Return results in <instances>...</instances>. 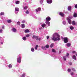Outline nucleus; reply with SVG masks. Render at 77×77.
Instances as JSON below:
<instances>
[{"label":"nucleus","mask_w":77,"mask_h":77,"mask_svg":"<svg viewBox=\"0 0 77 77\" xmlns=\"http://www.w3.org/2000/svg\"><path fill=\"white\" fill-rule=\"evenodd\" d=\"M76 56H77V54H76Z\"/></svg>","instance_id":"obj_54"},{"label":"nucleus","mask_w":77,"mask_h":77,"mask_svg":"<svg viewBox=\"0 0 77 77\" xmlns=\"http://www.w3.org/2000/svg\"><path fill=\"white\" fill-rule=\"evenodd\" d=\"M45 47L46 48H49V45H45Z\"/></svg>","instance_id":"obj_22"},{"label":"nucleus","mask_w":77,"mask_h":77,"mask_svg":"<svg viewBox=\"0 0 77 77\" xmlns=\"http://www.w3.org/2000/svg\"><path fill=\"white\" fill-rule=\"evenodd\" d=\"M70 29L71 30H73L74 29V27L72 26H71L70 27Z\"/></svg>","instance_id":"obj_29"},{"label":"nucleus","mask_w":77,"mask_h":77,"mask_svg":"<svg viewBox=\"0 0 77 77\" xmlns=\"http://www.w3.org/2000/svg\"><path fill=\"white\" fill-rule=\"evenodd\" d=\"M67 19L69 24H71V23H72L71 20L69 19V18L68 17L67 18Z\"/></svg>","instance_id":"obj_6"},{"label":"nucleus","mask_w":77,"mask_h":77,"mask_svg":"<svg viewBox=\"0 0 77 77\" xmlns=\"http://www.w3.org/2000/svg\"><path fill=\"white\" fill-rule=\"evenodd\" d=\"M46 24H47L48 26H50V23L49 21H46L45 22Z\"/></svg>","instance_id":"obj_9"},{"label":"nucleus","mask_w":77,"mask_h":77,"mask_svg":"<svg viewBox=\"0 0 77 77\" xmlns=\"http://www.w3.org/2000/svg\"><path fill=\"white\" fill-rule=\"evenodd\" d=\"M60 36L59 35L58 33H54L53 36L52 38V41H54V42L57 41H60Z\"/></svg>","instance_id":"obj_1"},{"label":"nucleus","mask_w":77,"mask_h":77,"mask_svg":"<svg viewBox=\"0 0 77 77\" xmlns=\"http://www.w3.org/2000/svg\"><path fill=\"white\" fill-rule=\"evenodd\" d=\"M49 38H50V36H48L47 37V39H48Z\"/></svg>","instance_id":"obj_45"},{"label":"nucleus","mask_w":77,"mask_h":77,"mask_svg":"<svg viewBox=\"0 0 77 77\" xmlns=\"http://www.w3.org/2000/svg\"><path fill=\"white\" fill-rule=\"evenodd\" d=\"M0 38H2V37H0Z\"/></svg>","instance_id":"obj_55"},{"label":"nucleus","mask_w":77,"mask_h":77,"mask_svg":"<svg viewBox=\"0 0 77 77\" xmlns=\"http://www.w3.org/2000/svg\"><path fill=\"white\" fill-rule=\"evenodd\" d=\"M64 42V43H67L68 42V38L66 37L63 38Z\"/></svg>","instance_id":"obj_2"},{"label":"nucleus","mask_w":77,"mask_h":77,"mask_svg":"<svg viewBox=\"0 0 77 77\" xmlns=\"http://www.w3.org/2000/svg\"><path fill=\"white\" fill-rule=\"evenodd\" d=\"M22 39L23 40H24V41H26V40L27 39V38L26 37H23Z\"/></svg>","instance_id":"obj_19"},{"label":"nucleus","mask_w":77,"mask_h":77,"mask_svg":"<svg viewBox=\"0 0 77 77\" xmlns=\"http://www.w3.org/2000/svg\"><path fill=\"white\" fill-rule=\"evenodd\" d=\"M31 51H32V52H33L35 51V50H34V48H32L31 49Z\"/></svg>","instance_id":"obj_26"},{"label":"nucleus","mask_w":77,"mask_h":77,"mask_svg":"<svg viewBox=\"0 0 77 77\" xmlns=\"http://www.w3.org/2000/svg\"><path fill=\"white\" fill-rule=\"evenodd\" d=\"M71 71V70L70 69H68V72H70Z\"/></svg>","instance_id":"obj_38"},{"label":"nucleus","mask_w":77,"mask_h":77,"mask_svg":"<svg viewBox=\"0 0 77 77\" xmlns=\"http://www.w3.org/2000/svg\"><path fill=\"white\" fill-rule=\"evenodd\" d=\"M47 2L49 4H51L53 2V1L52 0H48L47 1Z\"/></svg>","instance_id":"obj_4"},{"label":"nucleus","mask_w":77,"mask_h":77,"mask_svg":"<svg viewBox=\"0 0 77 77\" xmlns=\"http://www.w3.org/2000/svg\"><path fill=\"white\" fill-rule=\"evenodd\" d=\"M75 8H76V9H77V4H76L75 5Z\"/></svg>","instance_id":"obj_42"},{"label":"nucleus","mask_w":77,"mask_h":77,"mask_svg":"<svg viewBox=\"0 0 77 77\" xmlns=\"http://www.w3.org/2000/svg\"><path fill=\"white\" fill-rule=\"evenodd\" d=\"M41 9L40 8H38V9H36L35 11L36 12H39V11H41Z\"/></svg>","instance_id":"obj_10"},{"label":"nucleus","mask_w":77,"mask_h":77,"mask_svg":"<svg viewBox=\"0 0 77 77\" xmlns=\"http://www.w3.org/2000/svg\"><path fill=\"white\" fill-rule=\"evenodd\" d=\"M72 25H75V21L73 20L72 21Z\"/></svg>","instance_id":"obj_21"},{"label":"nucleus","mask_w":77,"mask_h":77,"mask_svg":"<svg viewBox=\"0 0 77 77\" xmlns=\"http://www.w3.org/2000/svg\"><path fill=\"white\" fill-rule=\"evenodd\" d=\"M42 49H43V50H45V47L42 46Z\"/></svg>","instance_id":"obj_35"},{"label":"nucleus","mask_w":77,"mask_h":77,"mask_svg":"<svg viewBox=\"0 0 77 77\" xmlns=\"http://www.w3.org/2000/svg\"><path fill=\"white\" fill-rule=\"evenodd\" d=\"M63 59L64 60H66V56H64L63 57Z\"/></svg>","instance_id":"obj_23"},{"label":"nucleus","mask_w":77,"mask_h":77,"mask_svg":"<svg viewBox=\"0 0 77 77\" xmlns=\"http://www.w3.org/2000/svg\"><path fill=\"white\" fill-rule=\"evenodd\" d=\"M73 17H77V14L74 12L73 14Z\"/></svg>","instance_id":"obj_11"},{"label":"nucleus","mask_w":77,"mask_h":77,"mask_svg":"<svg viewBox=\"0 0 77 77\" xmlns=\"http://www.w3.org/2000/svg\"><path fill=\"white\" fill-rule=\"evenodd\" d=\"M76 53V52H75V51H73L72 52V53H73V54H74V53Z\"/></svg>","instance_id":"obj_41"},{"label":"nucleus","mask_w":77,"mask_h":77,"mask_svg":"<svg viewBox=\"0 0 77 77\" xmlns=\"http://www.w3.org/2000/svg\"><path fill=\"white\" fill-rule=\"evenodd\" d=\"M2 31H3V30L0 29V33H2Z\"/></svg>","instance_id":"obj_44"},{"label":"nucleus","mask_w":77,"mask_h":77,"mask_svg":"<svg viewBox=\"0 0 77 77\" xmlns=\"http://www.w3.org/2000/svg\"><path fill=\"white\" fill-rule=\"evenodd\" d=\"M1 43L2 44H3V42H1Z\"/></svg>","instance_id":"obj_52"},{"label":"nucleus","mask_w":77,"mask_h":77,"mask_svg":"<svg viewBox=\"0 0 77 77\" xmlns=\"http://www.w3.org/2000/svg\"><path fill=\"white\" fill-rule=\"evenodd\" d=\"M12 30L13 32H17V29L15 28H13Z\"/></svg>","instance_id":"obj_14"},{"label":"nucleus","mask_w":77,"mask_h":77,"mask_svg":"<svg viewBox=\"0 0 77 77\" xmlns=\"http://www.w3.org/2000/svg\"><path fill=\"white\" fill-rule=\"evenodd\" d=\"M69 54H68V53H67V55H66V56H69Z\"/></svg>","instance_id":"obj_46"},{"label":"nucleus","mask_w":77,"mask_h":77,"mask_svg":"<svg viewBox=\"0 0 77 77\" xmlns=\"http://www.w3.org/2000/svg\"><path fill=\"white\" fill-rule=\"evenodd\" d=\"M7 21L8 23H12V21L11 20H7Z\"/></svg>","instance_id":"obj_18"},{"label":"nucleus","mask_w":77,"mask_h":77,"mask_svg":"<svg viewBox=\"0 0 77 77\" xmlns=\"http://www.w3.org/2000/svg\"><path fill=\"white\" fill-rule=\"evenodd\" d=\"M46 20L47 21H50L51 20V18L49 17H46Z\"/></svg>","instance_id":"obj_5"},{"label":"nucleus","mask_w":77,"mask_h":77,"mask_svg":"<svg viewBox=\"0 0 77 77\" xmlns=\"http://www.w3.org/2000/svg\"><path fill=\"white\" fill-rule=\"evenodd\" d=\"M25 74H26V73H23V74L22 75L21 77H25Z\"/></svg>","instance_id":"obj_32"},{"label":"nucleus","mask_w":77,"mask_h":77,"mask_svg":"<svg viewBox=\"0 0 77 77\" xmlns=\"http://www.w3.org/2000/svg\"><path fill=\"white\" fill-rule=\"evenodd\" d=\"M5 15V13L2 12L0 13V15Z\"/></svg>","instance_id":"obj_27"},{"label":"nucleus","mask_w":77,"mask_h":77,"mask_svg":"<svg viewBox=\"0 0 77 77\" xmlns=\"http://www.w3.org/2000/svg\"><path fill=\"white\" fill-rule=\"evenodd\" d=\"M15 3L16 5H18L20 3V1H16Z\"/></svg>","instance_id":"obj_24"},{"label":"nucleus","mask_w":77,"mask_h":77,"mask_svg":"<svg viewBox=\"0 0 77 77\" xmlns=\"http://www.w3.org/2000/svg\"><path fill=\"white\" fill-rule=\"evenodd\" d=\"M69 65H72V63H71V62H70L69 63Z\"/></svg>","instance_id":"obj_49"},{"label":"nucleus","mask_w":77,"mask_h":77,"mask_svg":"<svg viewBox=\"0 0 77 77\" xmlns=\"http://www.w3.org/2000/svg\"><path fill=\"white\" fill-rule=\"evenodd\" d=\"M26 37H29L30 36V35L27 34L26 35Z\"/></svg>","instance_id":"obj_39"},{"label":"nucleus","mask_w":77,"mask_h":77,"mask_svg":"<svg viewBox=\"0 0 77 77\" xmlns=\"http://www.w3.org/2000/svg\"><path fill=\"white\" fill-rule=\"evenodd\" d=\"M36 40H39V41H41V38H38Z\"/></svg>","instance_id":"obj_40"},{"label":"nucleus","mask_w":77,"mask_h":77,"mask_svg":"<svg viewBox=\"0 0 77 77\" xmlns=\"http://www.w3.org/2000/svg\"><path fill=\"white\" fill-rule=\"evenodd\" d=\"M68 11H71V6H69L68 7Z\"/></svg>","instance_id":"obj_13"},{"label":"nucleus","mask_w":77,"mask_h":77,"mask_svg":"<svg viewBox=\"0 0 77 77\" xmlns=\"http://www.w3.org/2000/svg\"><path fill=\"white\" fill-rule=\"evenodd\" d=\"M64 24H66L65 22H64Z\"/></svg>","instance_id":"obj_53"},{"label":"nucleus","mask_w":77,"mask_h":77,"mask_svg":"<svg viewBox=\"0 0 77 77\" xmlns=\"http://www.w3.org/2000/svg\"><path fill=\"white\" fill-rule=\"evenodd\" d=\"M38 45H36L35 47V50H37L38 49Z\"/></svg>","instance_id":"obj_33"},{"label":"nucleus","mask_w":77,"mask_h":77,"mask_svg":"<svg viewBox=\"0 0 77 77\" xmlns=\"http://www.w3.org/2000/svg\"><path fill=\"white\" fill-rule=\"evenodd\" d=\"M43 2L42 0H41L40 1V3H42V2Z\"/></svg>","instance_id":"obj_50"},{"label":"nucleus","mask_w":77,"mask_h":77,"mask_svg":"<svg viewBox=\"0 0 77 77\" xmlns=\"http://www.w3.org/2000/svg\"><path fill=\"white\" fill-rule=\"evenodd\" d=\"M66 45L67 47H70L71 46V43H68Z\"/></svg>","instance_id":"obj_17"},{"label":"nucleus","mask_w":77,"mask_h":77,"mask_svg":"<svg viewBox=\"0 0 77 77\" xmlns=\"http://www.w3.org/2000/svg\"><path fill=\"white\" fill-rule=\"evenodd\" d=\"M60 53H61V51H60Z\"/></svg>","instance_id":"obj_56"},{"label":"nucleus","mask_w":77,"mask_h":77,"mask_svg":"<svg viewBox=\"0 0 77 77\" xmlns=\"http://www.w3.org/2000/svg\"><path fill=\"white\" fill-rule=\"evenodd\" d=\"M26 14H29V12L28 10H27L26 12Z\"/></svg>","instance_id":"obj_34"},{"label":"nucleus","mask_w":77,"mask_h":77,"mask_svg":"<svg viewBox=\"0 0 77 77\" xmlns=\"http://www.w3.org/2000/svg\"><path fill=\"white\" fill-rule=\"evenodd\" d=\"M15 11H19V8H15Z\"/></svg>","instance_id":"obj_25"},{"label":"nucleus","mask_w":77,"mask_h":77,"mask_svg":"<svg viewBox=\"0 0 77 77\" xmlns=\"http://www.w3.org/2000/svg\"><path fill=\"white\" fill-rule=\"evenodd\" d=\"M38 38V36L33 35L32 37V39H35H35H36V40H37Z\"/></svg>","instance_id":"obj_8"},{"label":"nucleus","mask_w":77,"mask_h":77,"mask_svg":"<svg viewBox=\"0 0 77 77\" xmlns=\"http://www.w3.org/2000/svg\"><path fill=\"white\" fill-rule=\"evenodd\" d=\"M54 45V43H52L50 45V47H51V48H53V46Z\"/></svg>","instance_id":"obj_20"},{"label":"nucleus","mask_w":77,"mask_h":77,"mask_svg":"<svg viewBox=\"0 0 77 77\" xmlns=\"http://www.w3.org/2000/svg\"><path fill=\"white\" fill-rule=\"evenodd\" d=\"M71 75H74V72H72L71 73Z\"/></svg>","instance_id":"obj_48"},{"label":"nucleus","mask_w":77,"mask_h":77,"mask_svg":"<svg viewBox=\"0 0 77 77\" xmlns=\"http://www.w3.org/2000/svg\"><path fill=\"white\" fill-rule=\"evenodd\" d=\"M22 23H25V21L23 20L22 21Z\"/></svg>","instance_id":"obj_43"},{"label":"nucleus","mask_w":77,"mask_h":77,"mask_svg":"<svg viewBox=\"0 0 77 77\" xmlns=\"http://www.w3.org/2000/svg\"><path fill=\"white\" fill-rule=\"evenodd\" d=\"M72 57V59H74V60H76L77 59V58H76V56L75 55H73Z\"/></svg>","instance_id":"obj_16"},{"label":"nucleus","mask_w":77,"mask_h":77,"mask_svg":"<svg viewBox=\"0 0 77 77\" xmlns=\"http://www.w3.org/2000/svg\"><path fill=\"white\" fill-rule=\"evenodd\" d=\"M2 29H4V26H2Z\"/></svg>","instance_id":"obj_51"},{"label":"nucleus","mask_w":77,"mask_h":77,"mask_svg":"<svg viewBox=\"0 0 77 77\" xmlns=\"http://www.w3.org/2000/svg\"><path fill=\"white\" fill-rule=\"evenodd\" d=\"M27 8H28V7H27V6H26L24 8V9L26 10V9H27Z\"/></svg>","instance_id":"obj_36"},{"label":"nucleus","mask_w":77,"mask_h":77,"mask_svg":"<svg viewBox=\"0 0 77 77\" xmlns=\"http://www.w3.org/2000/svg\"><path fill=\"white\" fill-rule=\"evenodd\" d=\"M21 57H19L17 59V62L18 63H21Z\"/></svg>","instance_id":"obj_3"},{"label":"nucleus","mask_w":77,"mask_h":77,"mask_svg":"<svg viewBox=\"0 0 77 77\" xmlns=\"http://www.w3.org/2000/svg\"><path fill=\"white\" fill-rule=\"evenodd\" d=\"M46 26V24L45 23H43L42 25V27H43V28H44L45 27V26Z\"/></svg>","instance_id":"obj_15"},{"label":"nucleus","mask_w":77,"mask_h":77,"mask_svg":"<svg viewBox=\"0 0 77 77\" xmlns=\"http://www.w3.org/2000/svg\"><path fill=\"white\" fill-rule=\"evenodd\" d=\"M25 33H29L30 32V30H29V29H27L25 30Z\"/></svg>","instance_id":"obj_12"},{"label":"nucleus","mask_w":77,"mask_h":77,"mask_svg":"<svg viewBox=\"0 0 77 77\" xmlns=\"http://www.w3.org/2000/svg\"><path fill=\"white\" fill-rule=\"evenodd\" d=\"M39 29H41V28H39Z\"/></svg>","instance_id":"obj_57"},{"label":"nucleus","mask_w":77,"mask_h":77,"mask_svg":"<svg viewBox=\"0 0 77 77\" xmlns=\"http://www.w3.org/2000/svg\"><path fill=\"white\" fill-rule=\"evenodd\" d=\"M59 15H60V16L62 17H64V14H63V13L62 12H60L59 13Z\"/></svg>","instance_id":"obj_7"},{"label":"nucleus","mask_w":77,"mask_h":77,"mask_svg":"<svg viewBox=\"0 0 77 77\" xmlns=\"http://www.w3.org/2000/svg\"><path fill=\"white\" fill-rule=\"evenodd\" d=\"M17 25H20V21H18L17 22Z\"/></svg>","instance_id":"obj_37"},{"label":"nucleus","mask_w":77,"mask_h":77,"mask_svg":"<svg viewBox=\"0 0 77 77\" xmlns=\"http://www.w3.org/2000/svg\"><path fill=\"white\" fill-rule=\"evenodd\" d=\"M8 67L9 68H12V65L11 64H9L8 66Z\"/></svg>","instance_id":"obj_31"},{"label":"nucleus","mask_w":77,"mask_h":77,"mask_svg":"<svg viewBox=\"0 0 77 77\" xmlns=\"http://www.w3.org/2000/svg\"><path fill=\"white\" fill-rule=\"evenodd\" d=\"M52 52H53V53H56V51L54 49H52Z\"/></svg>","instance_id":"obj_30"},{"label":"nucleus","mask_w":77,"mask_h":77,"mask_svg":"<svg viewBox=\"0 0 77 77\" xmlns=\"http://www.w3.org/2000/svg\"><path fill=\"white\" fill-rule=\"evenodd\" d=\"M72 70H73V71H75V69H74V68H73L72 69Z\"/></svg>","instance_id":"obj_47"},{"label":"nucleus","mask_w":77,"mask_h":77,"mask_svg":"<svg viewBox=\"0 0 77 77\" xmlns=\"http://www.w3.org/2000/svg\"><path fill=\"white\" fill-rule=\"evenodd\" d=\"M25 27V25L24 24H22V28H24Z\"/></svg>","instance_id":"obj_28"}]
</instances>
